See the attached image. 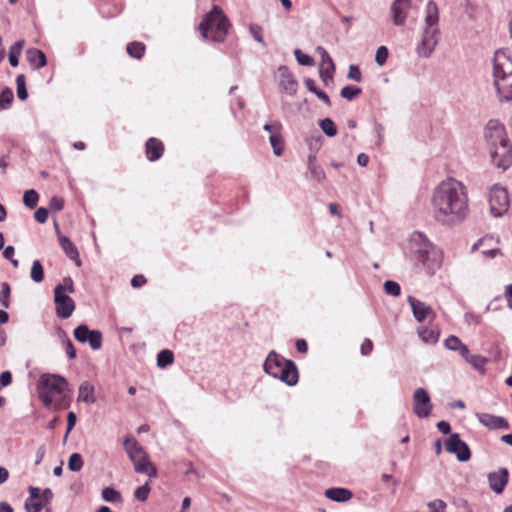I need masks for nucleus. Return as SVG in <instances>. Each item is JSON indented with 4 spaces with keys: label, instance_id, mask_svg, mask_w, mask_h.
<instances>
[{
    "label": "nucleus",
    "instance_id": "46",
    "mask_svg": "<svg viewBox=\"0 0 512 512\" xmlns=\"http://www.w3.org/2000/svg\"><path fill=\"white\" fill-rule=\"evenodd\" d=\"M384 291L388 295L399 296L401 293V287L397 282L392 281V280H387L384 283Z\"/></svg>",
    "mask_w": 512,
    "mask_h": 512
},
{
    "label": "nucleus",
    "instance_id": "59",
    "mask_svg": "<svg viewBox=\"0 0 512 512\" xmlns=\"http://www.w3.org/2000/svg\"><path fill=\"white\" fill-rule=\"evenodd\" d=\"M373 350V343L370 339L366 338L361 344V354L364 356L369 355Z\"/></svg>",
    "mask_w": 512,
    "mask_h": 512
},
{
    "label": "nucleus",
    "instance_id": "9",
    "mask_svg": "<svg viewBox=\"0 0 512 512\" xmlns=\"http://www.w3.org/2000/svg\"><path fill=\"white\" fill-rule=\"evenodd\" d=\"M487 149L510 142L505 126L499 120H489L484 131Z\"/></svg>",
    "mask_w": 512,
    "mask_h": 512
},
{
    "label": "nucleus",
    "instance_id": "41",
    "mask_svg": "<svg viewBox=\"0 0 512 512\" xmlns=\"http://www.w3.org/2000/svg\"><path fill=\"white\" fill-rule=\"evenodd\" d=\"M10 293V285L7 282H2L0 291V303L4 308H9L10 306Z\"/></svg>",
    "mask_w": 512,
    "mask_h": 512
},
{
    "label": "nucleus",
    "instance_id": "42",
    "mask_svg": "<svg viewBox=\"0 0 512 512\" xmlns=\"http://www.w3.org/2000/svg\"><path fill=\"white\" fill-rule=\"evenodd\" d=\"M87 342L93 350H99L102 347V333L99 330H91Z\"/></svg>",
    "mask_w": 512,
    "mask_h": 512
},
{
    "label": "nucleus",
    "instance_id": "33",
    "mask_svg": "<svg viewBox=\"0 0 512 512\" xmlns=\"http://www.w3.org/2000/svg\"><path fill=\"white\" fill-rule=\"evenodd\" d=\"M319 126L323 133L328 137H334L337 134V127L330 118L320 120Z\"/></svg>",
    "mask_w": 512,
    "mask_h": 512
},
{
    "label": "nucleus",
    "instance_id": "5",
    "mask_svg": "<svg viewBox=\"0 0 512 512\" xmlns=\"http://www.w3.org/2000/svg\"><path fill=\"white\" fill-rule=\"evenodd\" d=\"M265 373L288 386L297 384L299 375L296 364L292 360H287L274 350L270 351L263 364Z\"/></svg>",
    "mask_w": 512,
    "mask_h": 512
},
{
    "label": "nucleus",
    "instance_id": "22",
    "mask_svg": "<svg viewBox=\"0 0 512 512\" xmlns=\"http://www.w3.org/2000/svg\"><path fill=\"white\" fill-rule=\"evenodd\" d=\"M325 496L331 501L343 503L349 501L353 494L346 488H329L325 491Z\"/></svg>",
    "mask_w": 512,
    "mask_h": 512
},
{
    "label": "nucleus",
    "instance_id": "18",
    "mask_svg": "<svg viewBox=\"0 0 512 512\" xmlns=\"http://www.w3.org/2000/svg\"><path fill=\"white\" fill-rule=\"evenodd\" d=\"M278 73L280 89L289 95L296 94L298 83L289 68L285 65H282L278 68Z\"/></svg>",
    "mask_w": 512,
    "mask_h": 512
},
{
    "label": "nucleus",
    "instance_id": "35",
    "mask_svg": "<svg viewBox=\"0 0 512 512\" xmlns=\"http://www.w3.org/2000/svg\"><path fill=\"white\" fill-rule=\"evenodd\" d=\"M17 96L20 100H26L28 92L26 89V79L24 74H19L16 77Z\"/></svg>",
    "mask_w": 512,
    "mask_h": 512
},
{
    "label": "nucleus",
    "instance_id": "51",
    "mask_svg": "<svg viewBox=\"0 0 512 512\" xmlns=\"http://www.w3.org/2000/svg\"><path fill=\"white\" fill-rule=\"evenodd\" d=\"M388 49L385 46L378 47L375 55V62L379 66H383L387 62Z\"/></svg>",
    "mask_w": 512,
    "mask_h": 512
},
{
    "label": "nucleus",
    "instance_id": "3",
    "mask_svg": "<svg viewBox=\"0 0 512 512\" xmlns=\"http://www.w3.org/2000/svg\"><path fill=\"white\" fill-rule=\"evenodd\" d=\"M439 10L437 4L430 0L425 9L424 28L416 53L421 58H429L439 42Z\"/></svg>",
    "mask_w": 512,
    "mask_h": 512
},
{
    "label": "nucleus",
    "instance_id": "63",
    "mask_svg": "<svg viewBox=\"0 0 512 512\" xmlns=\"http://www.w3.org/2000/svg\"><path fill=\"white\" fill-rule=\"evenodd\" d=\"M304 85L306 89L313 94H316L320 90L317 88L315 80L311 78H306L304 80Z\"/></svg>",
    "mask_w": 512,
    "mask_h": 512
},
{
    "label": "nucleus",
    "instance_id": "56",
    "mask_svg": "<svg viewBox=\"0 0 512 512\" xmlns=\"http://www.w3.org/2000/svg\"><path fill=\"white\" fill-rule=\"evenodd\" d=\"M348 78L354 80L356 82H360L362 79V74L357 65H350L348 71Z\"/></svg>",
    "mask_w": 512,
    "mask_h": 512
},
{
    "label": "nucleus",
    "instance_id": "40",
    "mask_svg": "<svg viewBox=\"0 0 512 512\" xmlns=\"http://www.w3.org/2000/svg\"><path fill=\"white\" fill-rule=\"evenodd\" d=\"M361 92H362L361 88L352 86V85H347L341 89L340 95L342 98L351 101L355 97L360 95Z\"/></svg>",
    "mask_w": 512,
    "mask_h": 512
},
{
    "label": "nucleus",
    "instance_id": "38",
    "mask_svg": "<svg viewBox=\"0 0 512 512\" xmlns=\"http://www.w3.org/2000/svg\"><path fill=\"white\" fill-rule=\"evenodd\" d=\"M91 330L87 325L81 324L74 329V337L78 342L85 343L89 339Z\"/></svg>",
    "mask_w": 512,
    "mask_h": 512
},
{
    "label": "nucleus",
    "instance_id": "34",
    "mask_svg": "<svg viewBox=\"0 0 512 512\" xmlns=\"http://www.w3.org/2000/svg\"><path fill=\"white\" fill-rule=\"evenodd\" d=\"M38 200H39V195L36 190L29 189L24 192L23 203L28 208H30V209L35 208L38 203Z\"/></svg>",
    "mask_w": 512,
    "mask_h": 512
},
{
    "label": "nucleus",
    "instance_id": "44",
    "mask_svg": "<svg viewBox=\"0 0 512 512\" xmlns=\"http://www.w3.org/2000/svg\"><path fill=\"white\" fill-rule=\"evenodd\" d=\"M294 56L302 66H313L315 64L314 59L310 55L304 54L300 49L294 50Z\"/></svg>",
    "mask_w": 512,
    "mask_h": 512
},
{
    "label": "nucleus",
    "instance_id": "1",
    "mask_svg": "<svg viewBox=\"0 0 512 512\" xmlns=\"http://www.w3.org/2000/svg\"><path fill=\"white\" fill-rule=\"evenodd\" d=\"M431 206L438 223L451 226L463 222L469 214L466 186L454 178L440 182L433 191Z\"/></svg>",
    "mask_w": 512,
    "mask_h": 512
},
{
    "label": "nucleus",
    "instance_id": "36",
    "mask_svg": "<svg viewBox=\"0 0 512 512\" xmlns=\"http://www.w3.org/2000/svg\"><path fill=\"white\" fill-rule=\"evenodd\" d=\"M13 99L14 95L12 89H10L9 87H5L0 93V108H9Z\"/></svg>",
    "mask_w": 512,
    "mask_h": 512
},
{
    "label": "nucleus",
    "instance_id": "10",
    "mask_svg": "<svg viewBox=\"0 0 512 512\" xmlns=\"http://www.w3.org/2000/svg\"><path fill=\"white\" fill-rule=\"evenodd\" d=\"M490 212L494 217L503 216L509 209V196L505 188L493 186L489 192Z\"/></svg>",
    "mask_w": 512,
    "mask_h": 512
},
{
    "label": "nucleus",
    "instance_id": "54",
    "mask_svg": "<svg viewBox=\"0 0 512 512\" xmlns=\"http://www.w3.org/2000/svg\"><path fill=\"white\" fill-rule=\"evenodd\" d=\"M64 348L69 359L76 358V350L72 341L65 335Z\"/></svg>",
    "mask_w": 512,
    "mask_h": 512
},
{
    "label": "nucleus",
    "instance_id": "15",
    "mask_svg": "<svg viewBox=\"0 0 512 512\" xmlns=\"http://www.w3.org/2000/svg\"><path fill=\"white\" fill-rule=\"evenodd\" d=\"M408 303L411 306L412 313L416 321L424 322L425 320H434L436 318L435 311L425 302H422L413 296H408Z\"/></svg>",
    "mask_w": 512,
    "mask_h": 512
},
{
    "label": "nucleus",
    "instance_id": "45",
    "mask_svg": "<svg viewBox=\"0 0 512 512\" xmlns=\"http://www.w3.org/2000/svg\"><path fill=\"white\" fill-rule=\"evenodd\" d=\"M467 362L477 370H484L487 359L481 355H470Z\"/></svg>",
    "mask_w": 512,
    "mask_h": 512
},
{
    "label": "nucleus",
    "instance_id": "26",
    "mask_svg": "<svg viewBox=\"0 0 512 512\" xmlns=\"http://www.w3.org/2000/svg\"><path fill=\"white\" fill-rule=\"evenodd\" d=\"M308 171L311 178L317 182H322L325 179V172L322 167L317 163L316 157L309 155L308 157Z\"/></svg>",
    "mask_w": 512,
    "mask_h": 512
},
{
    "label": "nucleus",
    "instance_id": "48",
    "mask_svg": "<svg viewBox=\"0 0 512 512\" xmlns=\"http://www.w3.org/2000/svg\"><path fill=\"white\" fill-rule=\"evenodd\" d=\"M250 34L254 38L255 41L262 44V46H266V43L263 39L262 35V27L258 24H251L249 27Z\"/></svg>",
    "mask_w": 512,
    "mask_h": 512
},
{
    "label": "nucleus",
    "instance_id": "28",
    "mask_svg": "<svg viewBox=\"0 0 512 512\" xmlns=\"http://www.w3.org/2000/svg\"><path fill=\"white\" fill-rule=\"evenodd\" d=\"M30 278L35 283H40L44 280V268L40 260H34L32 262Z\"/></svg>",
    "mask_w": 512,
    "mask_h": 512
},
{
    "label": "nucleus",
    "instance_id": "25",
    "mask_svg": "<svg viewBox=\"0 0 512 512\" xmlns=\"http://www.w3.org/2000/svg\"><path fill=\"white\" fill-rule=\"evenodd\" d=\"M78 401L84 402L86 404H93L96 401L94 396V387L88 382H84L79 386L78 390Z\"/></svg>",
    "mask_w": 512,
    "mask_h": 512
},
{
    "label": "nucleus",
    "instance_id": "21",
    "mask_svg": "<svg viewBox=\"0 0 512 512\" xmlns=\"http://www.w3.org/2000/svg\"><path fill=\"white\" fill-rule=\"evenodd\" d=\"M26 59L34 69H40L47 64L45 54L36 48H29L26 51Z\"/></svg>",
    "mask_w": 512,
    "mask_h": 512
},
{
    "label": "nucleus",
    "instance_id": "37",
    "mask_svg": "<svg viewBox=\"0 0 512 512\" xmlns=\"http://www.w3.org/2000/svg\"><path fill=\"white\" fill-rule=\"evenodd\" d=\"M335 66L330 67H319V76L325 86H329L333 82V74Z\"/></svg>",
    "mask_w": 512,
    "mask_h": 512
},
{
    "label": "nucleus",
    "instance_id": "2",
    "mask_svg": "<svg viewBox=\"0 0 512 512\" xmlns=\"http://www.w3.org/2000/svg\"><path fill=\"white\" fill-rule=\"evenodd\" d=\"M492 76L500 100H512V59L507 51L499 49L494 53Z\"/></svg>",
    "mask_w": 512,
    "mask_h": 512
},
{
    "label": "nucleus",
    "instance_id": "13",
    "mask_svg": "<svg viewBox=\"0 0 512 512\" xmlns=\"http://www.w3.org/2000/svg\"><path fill=\"white\" fill-rule=\"evenodd\" d=\"M433 404L429 393L424 388H417L413 393V412L419 418L430 416Z\"/></svg>",
    "mask_w": 512,
    "mask_h": 512
},
{
    "label": "nucleus",
    "instance_id": "14",
    "mask_svg": "<svg viewBox=\"0 0 512 512\" xmlns=\"http://www.w3.org/2000/svg\"><path fill=\"white\" fill-rule=\"evenodd\" d=\"M447 452L454 454L458 461L466 462L471 458L469 446L461 440L458 433H452L445 442Z\"/></svg>",
    "mask_w": 512,
    "mask_h": 512
},
{
    "label": "nucleus",
    "instance_id": "19",
    "mask_svg": "<svg viewBox=\"0 0 512 512\" xmlns=\"http://www.w3.org/2000/svg\"><path fill=\"white\" fill-rule=\"evenodd\" d=\"M479 422L490 429H508V421L501 417L488 413L478 415Z\"/></svg>",
    "mask_w": 512,
    "mask_h": 512
},
{
    "label": "nucleus",
    "instance_id": "62",
    "mask_svg": "<svg viewBox=\"0 0 512 512\" xmlns=\"http://www.w3.org/2000/svg\"><path fill=\"white\" fill-rule=\"evenodd\" d=\"M146 283V278L143 275H135L131 279V286L134 288H140Z\"/></svg>",
    "mask_w": 512,
    "mask_h": 512
},
{
    "label": "nucleus",
    "instance_id": "24",
    "mask_svg": "<svg viewBox=\"0 0 512 512\" xmlns=\"http://www.w3.org/2000/svg\"><path fill=\"white\" fill-rule=\"evenodd\" d=\"M420 339L427 344H435L439 339L440 332L436 327L421 326L417 330Z\"/></svg>",
    "mask_w": 512,
    "mask_h": 512
},
{
    "label": "nucleus",
    "instance_id": "16",
    "mask_svg": "<svg viewBox=\"0 0 512 512\" xmlns=\"http://www.w3.org/2000/svg\"><path fill=\"white\" fill-rule=\"evenodd\" d=\"M487 479L490 489L496 494H501L509 481V472L501 467L497 471L490 472Z\"/></svg>",
    "mask_w": 512,
    "mask_h": 512
},
{
    "label": "nucleus",
    "instance_id": "30",
    "mask_svg": "<svg viewBox=\"0 0 512 512\" xmlns=\"http://www.w3.org/2000/svg\"><path fill=\"white\" fill-rule=\"evenodd\" d=\"M173 361H174L173 352L168 349L161 350L157 354V366L160 368H165L166 366L172 364Z\"/></svg>",
    "mask_w": 512,
    "mask_h": 512
},
{
    "label": "nucleus",
    "instance_id": "53",
    "mask_svg": "<svg viewBox=\"0 0 512 512\" xmlns=\"http://www.w3.org/2000/svg\"><path fill=\"white\" fill-rule=\"evenodd\" d=\"M48 215H49L48 209L45 207H40L34 213V218L38 223L43 224L47 221Z\"/></svg>",
    "mask_w": 512,
    "mask_h": 512
},
{
    "label": "nucleus",
    "instance_id": "49",
    "mask_svg": "<svg viewBox=\"0 0 512 512\" xmlns=\"http://www.w3.org/2000/svg\"><path fill=\"white\" fill-rule=\"evenodd\" d=\"M149 493H150V486L148 483H145L144 485L136 488V490L134 491V497L138 501L144 502L145 500H147Z\"/></svg>",
    "mask_w": 512,
    "mask_h": 512
},
{
    "label": "nucleus",
    "instance_id": "47",
    "mask_svg": "<svg viewBox=\"0 0 512 512\" xmlns=\"http://www.w3.org/2000/svg\"><path fill=\"white\" fill-rule=\"evenodd\" d=\"M429 512H446L447 504L441 499H435L427 503Z\"/></svg>",
    "mask_w": 512,
    "mask_h": 512
},
{
    "label": "nucleus",
    "instance_id": "55",
    "mask_svg": "<svg viewBox=\"0 0 512 512\" xmlns=\"http://www.w3.org/2000/svg\"><path fill=\"white\" fill-rule=\"evenodd\" d=\"M57 286H61L63 288L62 294L68 293H74L75 292V286L73 283V280L70 277H66L63 279L62 284H58Z\"/></svg>",
    "mask_w": 512,
    "mask_h": 512
},
{
    "label": "nucleus",
    "instance_id": "29",
    "mask_svg": "<svg viewBox=\"0 0 512 512\" xmlns=\"http://www.w3.org/2000/svg\"><path fill=\"white\" fill-rule=\"evenodd\" d=\"M101 495H102V498L106 502H110V503H121L122 502L121 493L119 491H117L116 489H114L113 487H105L102 490Z\"/></svg>",
    "mask_w": 512,
    "mask_h": 512
},
{
    "label": "nucleus",
    "instance_id": "52",
    "mask_svg": "<svg viewBox=\"0 0 512 512\" xmlns=\"http://www.w3.org/2000/svg\"><path fill=\"white\" fill-rule=\"evenodd\" d=\"M317 51L321 56L320 67H330V65L335 66L332 58L328 54V52L323 47H318Z\"/></svg>",
    "mask_w": 512,
    "mask_h": 512
},
{
    "label": "nucleus",
    "instance_id": "60",
    "mask_svg": "<svg viewBox=\"0 0 512 512\" xmlns=\"http://www.w3.org/2000/svg\"><path fill=\"white\" fill-rule=\"evenodd\" d=\"M77 421L76 414L74 412H69L67 415V431H66V437L71 432V430L74 428Z\"/></svg>",
    "mask_w": 512,
    "mask_h": 512
},
{
    "label": "nucleus",
    "instance_id": "12",
    "mask_svg": "<svg viewBox=\"0 0 512 512\" xmlns=\"http://www.w3.org/2000/svg\"><path fill=\"white\" fill-rule=\"evenodd\" d=\"M63 288L56 286L54 288V304L57 317L68 319L75 310L74 300L67 294H62Z\"/></svg>",
    "mask_w": 512,
    "mask_h": 512
},
{
    "label": "nucleus",
    "instance_id": "7",
    "mask_svg": "<svg viewBox=\"0 0 512 512\" xmlns=\"http://www.w3.org/2000/svg\"><path fill=\"white\" fill-rule=\"evenodd\" d=\"M67 380L58 374H43L37 383V393L43 405L50 408L56 396L64 393Z\"/></svg>",
    "mask_w": 512,
    "mask_h": 512
},
{
    "label": "nucleus",
    "instance_id": "17",
    "mask_svg": "<svg viewBox=\"0 0 512 512\" xmlns=\"http://www.w3.org/2000/svg\"><path fill=\"white\" fill-rule=\"evenodd\" d=\"M411 6V0H394V2L391 5V13L394 25H405L407 15L411 9Z\"/></svg>",
    "mask_w": 512,
    "mask_h": 512
},
{
    "label": "nucleus",
    "instance_id": "39",
    "mask_svg": "<svg viewBox=\"0 0 512 512\" xmlns=\"http://www.w3.org/2000/svg\"><path fill=\"white\" fill-rule=\"evenodd\" d=\"M83 459L79 453H73L68 460V469L72 472H78L83 467Z\"/></svg>",
    "mask_w": 512,
    "mask_h": 512
},
{
    "label": "nucleus",
    "instance_id": "27",
    "mask_svg": "<svg viewBox=\"0 0 512 512\" xmlns=\"http://www.w3.org/2000/svg\"><path fill=\"white\" fill-rule=\"evenodd\" d=\"M24 40H18L16 41L9 50V63L11 66L16 67L19 64V56L21 54V51L24 47Z\"/></svg>",
    "mask_w": 512,
    "mask_h": 512
},
{
    "label": "nucleus",
    "instance_id": "32",
    "mask_svg": "<svg viewBox=\"0 0 512 512\" xmlns=\"http://www.w3.org/2000/svg\"><path fill=\"white\" fill-rule=\"evenodd\" d=\"M145 52V45L141 42H131L127 45V53L136 59H141Z\"/></svg>",
    "mask_w": 512,
    "mask_h": 512
},
{
    "label": "nucleus",
    "instance_id": "31",
    "mask_svg": "<svg viewBox=\"0 0 512 512\" xmlns=\"http://www.w3.org/2000/svg\"><path fill=\"white\" fill-rule=\"evenodd\" d=\"M269 142L273 148L274 154L276 156H281L283 154L284 145L280 132L272 133L269 137Z\"/></svg>",
    "mask_w": 512,
    "mask_h": 512
},
{
    "label": "nucleus",
    "instance_id": "43",
    "mask_svg": "<svg viewBox=\"0 0 512 512\" xmlns=\"http://www.w3.org/2000/svg\"><path fill=\"white\" fill-rule=\"evenodd\" d=\"M44 502L39 499H33L30 501V499H26L24 503V509L26 512H41V510L44 507Z\"/></svg>",
    "mask_w": 512,
    "mask_h": 512
},
{
    "label": "nucleus",
    "instance_id": "8",
    "mask_svg": "<svg viewBox=\"0 0 512 512\" xmlns=\"http://www.w3.org/2000/svg\"><path fill=\"white\" fill-rule=\"evenodd\" d=\"M123 445L129 459L134 464V469L137 473L146 474L150 478L157 476L156 467L149 460L147 452L136 439L126 437Z\"/></svg>",
    "mask_w": 512,
    "mask_h": 512
},
{
    "label": "nucleus",
    "instance_id": "6",
    "mask_svg": "<svg viewBox=\"0 0 512 512\" xmlns=\"http://www.w3.org/2000/svg\"><path fill=\"white\" fill-rule=\"evenodd\" d=\"M229 27L228 18L218 6H214L199 24L202 37L213 42H223L228 34Z\"/></svg>",
    "mask_w": 512,
    "mask_h": 512
},
{
    "label": "nucleus",
    "instance_id": "57",
    "mask_svg": "<svg viewBox=\"0 0 512 512\" xmlns=\"http://www.w3.org/2000/svg\"><path fill=\"white\" fill-rule=\"evenodd\" d=\"M64 207V200L58 196L50 199V208L54 211H61Z\"/></svg>",
    "mask_w": 512,
    "mask_h": 512
},
{
    "label": "nucleus",
    "instance_id": "23",
    "mask_svg": "<svg viewBox=\"0 0 512 512\" xmlns=\"http://www.w3.org/2000/svg\"><path fill=\"white\" fill-rule=\"evenodd\" d=\"M59 243L66 256L69 259L76 261L77 265H80L79 252L71 240L64 235H59Z\"/></svg>",
    "mask_w": 512,
    "mask_h": 512
},
{
    "label": "nucleus",
    "instance_id": "4",
    "mask_svg": "<svg viewBox=\"0 0 512 512\" xmlns=\"http://www.w3.org/2000/svg\"><path fill=\"white\" fill-rule=\"evenodd\" d=\"M410 243L415 261L421 264L428 273H434L441 264V251L420 232L412 234Z\"/></svg>",
    "mask_w": 512,
    "mask_h": 512
},
{
    "label": "nucleus",
    "instance_id": "11",
    "mask_svg": "<svg viewBox=\"0 0 512 512\" xmlns=\"http://www.w3.org/2000/svg\"><path fill=\"white\" fill-rule=\"evenodd\" d=\"M491 162L492 164L505 171L512 164V144L511 142L507 144L497 145L491 148H488Z\"/></svg>",
    "mask_w": 512,
    "mask_h": 512
},
{
    "label": "nucleus",
    "instance_id": "58",
    "mask_svg": "<svg viewBox=\"0 0 512 512\" xmlns=\"http://www.w3.org/2000/svg\"><path fill=\"white\" fill-rule=\"evenodd\" d=\"M12 382V374L10 371H4L0 374V388L10 385Z\"/></svg>",
    "mask_w": 512,
    "mask_h": 512
},
{
    "label": "nucleus",
    "instance_id": "20",
    "mask_svg": "<svg viewBox=\"0 0 512 512\" xmlns=\"http://www.w3.org/2000/svg\"><path fill=\"white\" fill-rule=\"evenodd\" d=\"M145 148L146 156L149 161H156L160 159L164 152L163 143L154 137L147 140Z\"/></svg>",
    "mask_w": 512,
    "mask_h": 512
},
{
    "label": "nucleus",
    "instance_id": "50",
    "mask_svg": "<svg viewBox=\"0 0 512 512\" xmlns=\"http://www.w3.org/2000/svg\"><path fill=\"white\" fill-rule=\"evenodd\" d=\"M444 345L451 351H457L463 345L462 341L454 335H450L445 341Z\"/></svg>",
    "mask_w": 512,
    "mask_h": 512
},
{
    "label": "nucleus",
    "instance_id": "61",
    "mask_svg": "<svg viewBox=\"0 0 512 512\" xmlns=\"http://www.w3.org/2000/svg\"><path fill=\"white\" fill-rule=\"evenodd\" d=\"M281 128H282V125H281V123H280V122H274V123H272V124H268V123H266V124L263 126V129H264L265 131L270 132V135H271L272 133H279V132H280V130H281Z\"/></svg>",
    "mask_w": 512,
    "mask_h": 512
},
{
    "label": "nucleus",
    "instance_id": "64",
    "mask_svg": "<svg viewBox=\"0 0 512 512\" xmlns=\"http://www.w3.org/2000/svg\"><path fill=\"white\" fill-rule=\"evenodd\" d=\"M41 500L44 502V504H48L52 501L53 499V492L50 488H45L42 492H41Z\"/></svg>",
    "mask_w": 512,
    "mask_h": 512
}]
</instances>
